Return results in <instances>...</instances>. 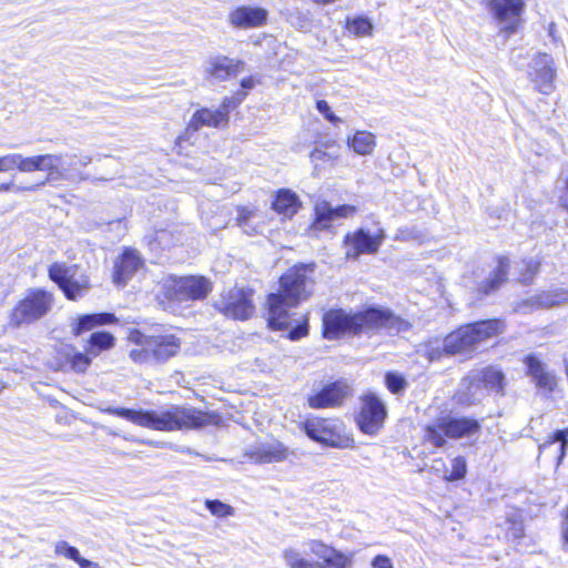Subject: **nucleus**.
<instances>
[{
    "mask_svg": "<svg viewBox=\"0 0 568 568\" xmlns=\"http://www.w3.org/2000/svg\"><path fill=\"white\" fill-rule=\"evenodd\" d=\"M91 162L92 158L90 155L47 153L24 158L19 153H11L0 156V172H8L13 169L23 173L47 172L42 182L24 187L28 191H37L45 184L54 185L61 181L79 183L88 180L89 175L81 172L79 166L85 168Z\"/></svg>",
    "mask_w": 568,
    "mask_h": 568,
    "instance_id": "1",
    "label": "nucleus"
},
{
    "mask_svg": "<svg viewBox=\"0 0 568 568\" xmlns=\"http://www.w3.org/2000/svg\"><path fill=\"white\" fill-rule=\"evenodd\" d=\"M410 324L386 308L367 307L358 312L333 308L323 315V335L336 339L344 335L372 334L385 329L389 334L407 332Z\"/></svg>",
    "mask_w": 568,
    "mask_h": 568,
    "instance_id": "2",
    "label": "nucleus"
},
{
    "mask_svg": "<svg viewBox=\"0 0 568 568\" xmlns=\"http://www.w3.org/2000/svg\"><path fill=\"white\" fill-rule=\"evenodd\" d=\"M100 410L124 418L138 426L161 432L200 429L215 424L216 416L192 406H172L166 410H134L124 407H100Z\"/></svg>",
    "mask_w": 568,
    "mask_h": 568,
    "instance_id": "3",
    "label": "nucleus"
},
{
    "mask_svg": "<svg viewBox=\"0 0 568 568\" xmlns=\"http://www.w3.org/2000/svg\"><path fill=\"white\" fill-rule=\"evenodd\" d=\"M306 266H294L280 278V290L267 296V322L273 329H286L290 325L288 310L306 300L312 284Z\"/></svg>",
    "mask_w": 568,
    "mask_h": 568,
    "instance_id": "4",
    "label": "nucleus"
},
{
    "mask_svg": "<svg viewBox=\"0 0 568 568\" xmlns=\"http://www.w3.org/2000/svg\"><path fill=\"white\" fill-rule=\"evenodd\" d=\"M130 339L136 347L130 351V358L138 364H162L175 356L181 348V341L176 336L146 335L140 331H133Z\"/></svg>",
    "mask_w": 568,
    "mask_h": 568,
    "instance_id": "5",
    "label": "nucleus"
},
{
    "mask_svg": "<svg viewBox=\"0 0 568 568\" xmlns=\"http://www.w3.org/2000/svg\"><path fill=\"white\" fill-rule=\"evenodd\" d=\"M504 324L499 320L478 321L464 325L446 336L449 354L471 352L484 341L503 332Z\"/></svg>",
    "mask_w": 568,
    "mask_h": 568,
    "instance_id": "6",
    "label": "nucleus"
},
{
    "mask_svg": "<svg viewBox=\"0 0 568 568\" xmlns=\"http://www.w3.org/2000/svg\"><path fill=\"white\" fill-rule=\"evenodd\" d=\"M305 434L324 446L345 449L354 445L343 422L336 418L310 417L303 423Z\"/></svg>",
    "mask_w": 568,
    "mask_h": 568,
    "instance_id": "7",
    "label": "nucleus"
},
{
    "mask_svg": "<svg viewBox=\"0 0 568 568\" xmlns=\"http://www.w3.org/2000/svg\"><path fill=\"white\" fill-rule=\"evenodd\" d=\"M480 428V423L471 417H440L425 428V440L440 448L446 445L445 436L453 439L469 437Z\"/></svg>",
    "mask_w": 568,
    "mask_h": 568,
    "instance_id": "8",
    "label": "nucleus"
},
{
    "mask_svg": "<svg viewBox=\"0 0 568 568\" xmlns=\"http://www.w3.org/2000/svg\"><path fill=\"white\" fill-rule=\"evenodd\" d=\"M114 341V336L108 332H94L89 339L90 347L88 354L78 352L71 346H65L60 353V369L84 373L91 364L89 354L97 356L101 351L113 347Z\"/></svg>",
    "mask_w": 568,
    "mask_h": 568,
    "instance_id": "9",
    "label": "nucleus"
},
{
    "mask_svg": "<svg viewBox=\"0 0 568 568\" xmlns=\"http://www.w3.org/2000/svg\"><path fill=\"white\" fill-rule=\"evenodd\" d=\"M49 277L58 284L67 298L75 301L84 296L90 290L89 277L79 272L77 265L53 263L49 267Z\"/></svg>",
    "mask_w": 568,
    "mask_h": 568,
    "instance_id": "10",
    "label": "nucleus"
},
{
    "mask_svg": "<svg viewBox=\"0 0 568 568\" xmlns=\"http://www.w3.org/2000/svg\"><path fill=\"white\" fill-rule=\"evenodd\" d=\"M215 308L226 317L247 320L254 313L253 290L233 287L223 293L214 304Z\"/></svg>",
    "mask_w": 568,
    "mask_h": 568,
    "instance_id": "11",
    "label": "nucleus"
},
{
    "mask_svg": "<svg viewBox=\"0 0 568 568\" xmlns=\"http://www.w3.org/2000/svg\"><path fill=\"white\" fill-rule=\"evenodd\" d=\"M527 78L534 89L545 95L556 90L557 68L554 58L545 52L535 54L527 70Z\"/></svg>",
    "mask_w": 568,
    "mask_h": 568,
    "instance_id": "12",
    "label": "nucleus"
},
{
    "mask_svg": "<svg viewBox=\"0 0 568 568\" xmlns=\"http://www.w3.org/2000/svg\"><path fill=\"white\" fill-rule=\"evenodd\" d=\"M52 295L43 290L30 292L13 310L12 321L17 325L34 322L51 308Z\"/></svg>",
    "mask_w": 568,
    "mask_h": 568,
    "instance_id": "13",
    "label": "nucleus"
},
{
    "mask_svg": "<svg viewBox=\"0 0 568 568\" xmlns=\"http://www.w3.org/2000/svg\"><path fill=\"white\" fill-rule=\"evenodd\" d=\"M386 416L387 409L382 399L375 394H367L363 397L357 425L364 434L374 436L383 427Z\"/></svg>",
    "mask_w": 568,
    "mask_h": 568,
    "instance_id": "14",
    "label": "nucleus"
},
{
    "mask_svg": "<svg viewBox=\"0 0 568 568\" xmlns=\"http://www.w3.org/2000/svg\"><path fill=\"white\" fill-rule=\"evenodd\" d=\"M385 240V232L378 229L376 234H371L365 229H358L354 233H347L344 243L347 247L346 257L357 260L362 254H375Z\"/></svg>",
    "mask_w": 568,
    "mask_h": 568,
    "instance_id": "15",
    "label": "nucleus"
},
{
    "mask_svg": "<svg viewBox=\"0 0 568 568\" xmlns=\"http://www.w3.org/2000/svg\"><path fill=\"white\" fill-rule=\"evenodd\" d=\"M525 3L523 0H490L488 8L494 17L500 22L505 23L501 31L507 37L517 31L519 16L524 10Z\"/></svg>",
    "mask_w": 568,
    "mask_h": 568,
    "instance_id": "16",
    "label": "nucleus"
},
{
    "mask_svg": "<svg viewBox=\"0 0 568 568\" xmlns=\"http://www.w3.org/2000/svg\"><path fill=\"white\" fill-rule=\"evenodd\" d=\"M230 103L231 100H223L216 110L209 108L197 110L192 115L189 128L194 131L200 130L202 126L225 128L230 121Z\"/></svg>",
    "mask_w": 568,
    "mask_h": 568,
    "instance_id": "17",
    "label": "nucleus"
},
{
    "mask_svg": "<svg viewBox=\"0 0 568 568\" xmlns=\"http://www.w3.org/2000/svg\"><path fill=\"white\" fill-rule=\"evenodd\" d=\"M349 394V387L343 382H334L325 385L316 394L307 397L311 408L321 409L342 405Z\"/></svg>",
    "mask_w": 568,
    "mask_h": 568,
    "instance_id": "18",
    "label": "nucleus"
},
{
    "mask_svg": "<svg viewBox=\"0 0 568 568\" xmlns=\"http://www.w3.org/2000/svg\"><path fill=\"white\" fill-rule=\"evenodd\" d=\"M268 12L260 7L241 6L229 13L227 21L235 29H253L264 26Z\"/></svg>",
    "mask_w": 568,
    "mask_h": 568,
    "instance_id": "19",
    "label": "nucleus"
},
{
    "mask_svg": "<svg viewBox=\"0 0 568 568\" xmlns=\"http://www.w3.org/2000/svg\"><path fill=\"white\" fill-rule=\"evenodd\" d=\"M211 291L210 282L203 276L180 278L175 284V298L179 301L203 300Z\"/></svg>",
    "mask_w": 568,
    "mask_h": 568,
    "instance_id": "20",
    "label": "nucleus"
},
{
    "mask_svg": "<svg viewBox=\"0 0 568 568\" xmlns=\"http://www.w3.org/2000/svg\"><path fill=\"white\" fill-rule=\"evenodd\" d=\"M356 212L353 205L344 204L333 207L328 202L322 201L315 205V221L313 226L315 230H327L331 223L336 219L349 217Z\"/></svg>",
    "mask_w": 568,
    "mask_h": 568,
    "instance_id": "21",
    "label": "nucleus"
},
{
    "mask_svg": "<svg viewBox=\"0 0 568 568\" xmlns=\"http://www.w3.org/2000/svg\"><path fill=\"white\" fill-rule=\"evenodd\" d=\"M142 265L143 261L138 252L125 248L114 263L113 282L119 286H124Z\"/></svg>",
    "mask_w": 568,
    "mask_h": 568,
    "instance_id": "22",
    "label": "nucleus"
},
{
    "mask_svg": "<svg viewBox=\"0 0 568 568\" xmlns=\"http://www.w3.org/2000/svg\"><path fill=\"white\" fill-rule=\"evenodd\" d=\"M244 61L235 60L226 55L211 58L205 67V73L217 81H225L237 75L244 69Z\"/></svg>",
    "mask_w": 568,
    "mask_h": 568,
    "instance_id": "23",
    "label": "nucleus"
},
{
    "mask_svg": "<svg viewBox=\"0 0 568 568\" xmlns=\"http://www.w3.org/2000/svg\"><path fill=\"white\" fill-rule=\"evenodd\" d=\"M527 366V374L532 378L537 388L546 390L548 394L552 393L557 386L556 376L547 371L546 365L534 355H528L525 358Z\"/></svg>",
    "mask_w": 568,
    "mask_h": 568,
    "instance_id": "24",
    "label": "nucleus"
},
{
    "mask_svg": "<svg viewBox=\"0 0 568 568\" xmlns=\"http://www.w3.org/2000/svg\"><path fill=\"white\" fill-rule=\"evenodd\" d=\"M485 395L480 379L476 376V372L471 371L460 383V387L456 394L457 402L465 406H471L481 400Z\"/></svg>",
    "mask_w": 568,
    "mask_h": 568,
    "instance_id": "25",
    "label": "nucleus"
},
{
    "mask_svg": "<svg viewBox=\"0 0 568 568\" xmlns=\"http://www.w3.org/2000/svg\"><path fill=\"white\" fill-rule=\"evenodd\" d=\"M475 372L478 379H480L484 390L494 392L500 396L505 394V375L500 369L488 366Z\"/></svg>",
    "mask_w": 568,
    "mask_h": 568,
    "instance_id": "26",
    "label": "nucleus"
},
{
    "mask_svg": "<svg viewBox=\"0 0 568 568\" xmlns=\"http://www.w3.org/2000/svg\"><path fill=\"white\" fill-rule=\"evenodd\" d=\"M301 207V201L296 193L291 190L282 189L276 192L272 202V209L285 217H292Z\"/></svg>",
    "mask_w": 568,
    "mask_h": 568,
    "instance_id": "27",
    "label": "nucleus"
},
{
    "mask_svg": "<svg viewBox=\"0 0 568 568\" xmlns=\"http://www.w3.org/2000/svg\"><path fill=\"white\" fill-rule=\"evenodd\" d=\"M568 303V288H558L551 292H544L537 296L531 297L520 305L524 306H536V307H552Z\"/></svg>",
    "mask_w": 568,
    "mask_h": 568,
    "instance_id": "28",
    "label": "nucleus"
},
{
    "mask_svg": "<svg viewBox=\"0 0 568 568\" xmlns=\"http://www.w3.org/2000/svg\"><path fill=\"white\" fill-rule=\"evenodd\" d=\"M509 267V260L507 257H499L497 267L490 273L489 277L481 283L479 292L488 295L496 291L503 283L507 281Z\"/></svg>",
    "mask_w": 568,
    "mask_h": 568,
    "instance_id": "29",
    "label": "nucleus"
},
{
    "mask_svg": "<svg viewBox=\"0 0 568 568\" xmlns=\"http://www.w3.org/2000/svg\"><path fill=\"white\" fill-rule=\"evenodd\" d=\"M115 321L116 318L114 314L111 313L87 314L79 317L72 328V332L74 335H81L82 333L90 331L95 326L111 324Z\"/></svg>",
    "mask_w": 568,
    "mask_h": 568,
    "instance_id": "30",
    "label": "nucleus"
},
{
    "mask_svg": "<svg viewBox=\"0 0 568 568\" xmlns=\"http://www.w3.org/2000/svg\"><path fill=\"white\" fill-rule=\"evenodd\" d=\"M183 239L184 236L181 230H179L178 226H172L170 229L156 230L150 244L155 245L162 250H166L178 245L183 241Z\"/></svg>",
    "mask_w": 568,
    "mask_h": 568,
    "instance_id": "31",
    "label": "nucleus"
},
{
    "mask_svg": "<svg viewBox=\"0 0 568 568\" xmlns=\"http://www.w3.org/2000/svg\"><path fill=\"white\" fill-rule=\"evenodd\" d=\"M348 143L359 155L371 154L376 145L375 135L367 131H357Z\"/></svg>",
    "mask_w": 568,
    "mask_h": 568,
    "instance_id": "32",
    "label": "nucleus"
},
{
    "mask_svg": "<svg viewBox=\"0 0 568 568\" xmlns=\"http://www.w3.org/2000/svg\"><path fill=\"white\" fill-rule=\"evenodd\" d=\"M255 217V211L247 207L237 209V224L247 235H254L261 232V226L253 222Z\"/></svg>",
    "mask_w": 568,
    "mask_h": 568,
    "instance_id": "33",
    "label": "nucleus"
},
{
    "mask_svg": "<svg viewBox=\"0 0 568 568\" xmlns=\"http://www.w3.org/2000/svg\"><path fill=\"white\" fill-rule=\"evenodd\" d=\"M283 559L290 568H323L321 564L304 558L295 548L284 549Z\"/></svg>",
    "mask_w": 568,
    "mask_h": 568,
    "instance_id": "34",
    "label": "nucleus"
},
{
    "mask_svg": "<svg viewBox=\"0 0 568 568\" xmlns=\"http://www.w3.org/2000/svg\"><path fill=\"white\" fill-rule=\"evenodd\" d=\"M555 443H559V454L557 457V465H560L564 460L567 448H568V428L558 429L552 435L548 437V439L539 446L540 450H545Z\"/></svg>",
    "mask_w": 568,
    "mask_h": 568,
    "instance_id": "35",
    "label": "nucleus"
},
{
    "mask_svg": "<svg viewBox=\"0 0 568 568\" xmlns=\"http://www.w3.org/2000/svg\"><path fill=\"white\" fill-rule=\"evenodd\" d=\"M286 458V449L281 444L263 446L260 449V460L263 463H275Z\"/></svg>",
    "mask_w": 568,
    "mask_h": 568,
    "instance_id": "36",
    "label": "nucleus"
},
{
    "mask_svg": "<svg viewBox=\"0 0 568 568\" xmlns=\"http://www.w3.org/2000/svg\"><path fill=\"white\" fill-rule=\"evenodd\" d=\"M346 29L349 33L356 37H363L371 33L373 26L367 18L357 17L347 19Z\"/></svg>",
    "mask_w": 568,
    "mask_h": 568,
    "instance_id": "37",
    "label": "nucleus"
},
{
    "mask_svg": "<svg viewBox=\"0 0 568 568\" xmlns=\"http://www.w3.org/2000/svg\"><path fill=\"white\" fill-rule=\"evenodd\" d=\"M206 509L217 518H227L234 515L235 509L219 499H206L205 500Z\"/></svg>",
    "mask_w": 568,
    "mask_h": 568,
    "instance_id": "38",
    "label": "nucleus"
},
{
    "mask_svg": "<svg viewBox=\"0 0 568 568\" xmlns=\"http://www.w3.org/2000/svg\"><path fill=\"white\" fill-rule=\"evenodd\" d=\"M425 356L430 361H439L444 355H450L446 347V337L444 341H430L425 345Z\"/></svg>",
    "mask_w": 568,
    "mask_h": 568,
    "instance_id": "39",
    "label": "nucleus"
},
{
    "mask_svg": "<svg viewBox=\"0 0 568 568\" xmlns=\"http://www.w3.org/2000/svg\"><path fill=\"white\" fill-rule=\"evenodd\" d=\"M385 384L388 390L393 394L403 393L408 386L404 376L397 373L388 372L385 375Z\"/></svg>",
    "mask_w": 568,
    "mask_h": 568,
    "instance_id": "40",
    "label": "nucleus"
},
{
    "mask_svg": "<svg viewBox=\"0 0 568 568\" xmlns=\"http://www.w3.org/2000/svg\"><path fill=\"white\" fill-rule=\"evenodd\" d=\"M324 562L328 568H349L352 566L351 557L334 548L332 549V554H328Z\"/></svg>",
    "mask_w": 568,
    "mask_h": 568,
    "instance_id": "41",
    "label": "nucleus"
},
{
    "mask_svg": "<svg viewBox=\"0 0 568 568\" xmlns=\"http://www.w3.org/2000/svg\"><path fill=\"white\" fill-rule=\"evenodd\" d=\"M467 465L464 457L458 456L452 462V473L445 476L448 481L460 480L466 476Z\"/></svg>",
    "mask_w": 568,
    "mask_h": 568,
    "instance_id": "42",
    "label": "nucleus"
},
{
    "mask_svg": "<svg viewBox=\"0 0 568 568\" xmlns=\"http://www.w3.org/2000/svg\"><path fill=\"white\" fill-rule=\"evenodd\" d=\"M288 332V338L291 341H298L302 337L306 336L308 334V318L307 316H303L300 321H296L295 326H292V322L290 321V325L287 328H290Z\"/></svg>",
    "mask_w": 568,
    "mask_h": 568,
    "instance_id": "43",
    "label": "nucleus"
},
{
    "mask_svg": "<svg viewBox=\"0 0 568 568\" xmlns=\"http://www.w3.org/2000/svg\"><path fill=\"white\" fill-rule=\"evenodd\" d=\"M54 552L57 555H62L71 560L79 559V550L70 546L67 541L61 540L55 544Z\"/></svg>",
    "mask_w": 568,
    "mask_h": 568,
    "instance_id": "44",
    "label": "nucleus"
},
{
    "mask_svg": "<svg viewBox=\"0 0 568 568\" xmlns=\"http://www.w3.org/2000/svg\"><path fill=\"white\" fill-rule=\"evenodd\" d=\"M308 548L312 554H314L320 559H323L324 561L327 558L328 554H332L333 549L332 547H328L327 545L318 540H311L308 542Z\"/></svg>",
    "mask_w": 568,
    "mask_h": 568,
    "instance_id": "45",
    "label": "nucleus"
},
{
    "mask_svg": "<svg viewBox=\"0 0 568 568\" xmlns=\"http://www.w3.org/2000/svg\"><path fill=\"white\" fill-rule=\"evenodd\" d=\"M316 109L317 111L331 123L337 124L342 122V119L336 116L332 110L328 103L325 100H318L316 102Z\"/></svg>",
    "mask_w": 568,
    "mask_h": 568,
    "instance_id": "46",
    "label": "nucleus"
},
{
    "mask_svg": "<svg viewBox=\"0 0 568 568\" xmlns=\"http://www.w3.org/2000/svg\"><path fill=\"white\" fill-rule=\"evenodd\" d=\"M526 273L521 276V282L528 284L532 281L535 274L539 271L540 262L534 258H529L525 262Z\"/></svg>",
    "mask_w": 568,
    "mask_h": 568,
    "instance_id": "47",
    "label": "nucleus"
},
{
    "mask_svg": "<svg viewBox=\"0 0 568 568\" xmlns=\"http://www.w3.org/2000/svg\"><path fill=\"white\" fill-rule=\"evenodd\" d=\"M311 161L317 166L320 162H331L333 161L334 156L328 154L326 151H323L321 149H315L310 154Z\"/></svg>",
    "mask_w": 568,
    "mask_h": 568,
    "instance_id": "48",
    "label": "nucleus"
},
{
    "mask_svg": "<svg viewBox=\"0 0 568 568\" xmlns=\"http://www.w3.org/2000/svg\"><path fill=\"white\" fill-rule=\"evenodd\" d=\"M372 568H394V565L385 555H377L372 560Z\"/></svg>",
    "mask_w": 568,
    "mask_h": 568,
    "instance_id": "49",
    "label": "nucleus"
},
{
    "mask_svg": "<svg viewBox=\"0 0 568 568\" xmlns=\"http://www.w3.org/2000/svg\"><path fill=\"white\" fill-rule=\"evenodd\" d=\"M246 93L245 92H236L233 97H226L223 100H231L230 103V110L236 108L239 104L242 103L244 100Z\"/></svg>",
    "mask_w": 568,
    "mask_h": 568,
    "instance_id": "50",
    "label": "nucleus"
},
{
    "mask_svg": "<svg viewBox=\"0 0 568 568\" xmlns=\"http://www.w3.org/2000/svg\"><path fill=\"white\" fill-rule=\"evenodd\" d=\"M560 207L568 212V187L562 186L559 199H558Z\"/></svg>",
    "mask_w": 568,
    "mask_h": 568,
    "instance_id": "51",
    "label": "nucleus"
},
{
    "mask_svg": "<svg viewBox=\"0 0 568 568\" xmlns=\"http://www.w3.org/2000/svg\"><path fill=\"white\" fill-rule=\"evenodd\" d=\"M75 562L79 564L80 568H91L97 562H93L89 559H85L79 555V559H74Z\"/></svg>",
    "mask_w": 568,
    "mask_h": 568,
    "instance_id": "52",
    "label": "nucleus"
},
{
    "mask_svg": "<svg viewBox=\"0 0 568 568\" xmlns=\"http://www.w3.org/2000/svg\"><path fill=\"white\" fill-rule=\"evenodd\" d=\"M75 562L79 564L80 568H91L97 562H93L89 559H85L79 555V559H74Z\"/></svg>",
    "mask_w": 568,
    "mask_h": 568,
    "instance_id": "53",
    "label": "nucleus"
},
{
    "mask_svg": "<svg viewBox=\"0 0 568 568\" xmlns=\"http://www.w3.org/2000/svg\"><path fill=\"white\" fill-rule=\"evenodd\" d=\"M75 562L79 564L80 568H91L97 562H93L89 559H85L79 555V559H74Z\"/></svg>",
    "mask_w": 568,
    "mask_h": 568,
    "instance_id": "54",
    "label": "nucleus"
},
{
    "mask_svg": "<svg viewBox=\"0 0 568 568\" xmlns=\"http://www.w3.org/2000/svg\"><path fill=\"white\" fill-rule=\"evenodd\" d=\"M255 85V81L252 77L250 78H244L242 81H241V87L244 89V90H251L253 89Z\"/></svg>",
    "mask_w": 568,
    "mask_h": 568,
    "instance_id": "55",
    "label": "nucleus"
},
{
    "mask_svg": "<svg viewBox=\"0 0 568 568\" xmlns=\"http://www.w3.org/2000/svg\"><path fill=\"white\" fill-rule=\"evenodd\" d=\"M559 179L562 181L564 185L568 187V163L562 165Z\"/></svg>",
    "mask_w": 568,
    "mask_h": 568,
    "instance_id": "56",
    "label": "nucleus"
},
{
    "mask_svg": "<svg viewBox=\"0 0 568 568\" xmlns=\"http://www.w3.org/2000/svg\"><path fill=\"white\" fill-rule=\"evenodd\" d=\"M296 18H297V20H298V21L296 22V26H297L298 28H301V29H305V28H307V27H308L310 21H308V19H307L306 17H302L300 13H297V17H296Z\"/></svg>",
    "mask_w": 568,
    "mask_h": 568,
    "instance_id": "57",
    "label": "nucleus"
},
{
    "mask_svg": "<svg viewBox=\"0 0 568 568\" xmlns=\"http://www.w3.org/2000/svg\"><path fill=\"white\" fill-rule=\"evenodd\" d=\"M562 536H564L565 541L568 542V507H567L565 520L562 524Z\"/></svg>",
    "mask_w": 568,
    "mask_h": 568,
    "instance_id": "58",
    "label": "nucleus"
},
{
    "mask_svg": "<svg viewBox=\"0 0 568 568\" xmlns=\"http://www.w3.org/2000/svg\"><path fill=\"white\" fill-rule=\"evenodd\" d=\"M511 536L514 538H520L524 536V529L521 526H518V527H514L513 529V532H511Z\"/></svg>",
    "mask_w": 568,
    "mask_h": 568,
    "instance_id": "59",
    "label": "nucleus"
},
{
    "mask_svg": "<svg viewBox=\"0 0 568 568\" xmlns=\"http://www.w3.org/2000/svg\"><path fill=\"white\" fill-rule=\"evenodd\" d=\"M12 186H13L12 183H2V184H0V192L10 191L12 189Z\"/></svg>",
    "mask_w": 568,
    "mask_h": 568,
    "instance_id": "60",
    "label": "nucleus"
},
{
    "mask_svg": "<svg viewBox=\"0 0 568 568\" xmlns=\"http://www.w3.org/2000/svg\"><path fill=\"white\" fill-rule=\"evenodd\" d=\"M552 27L554 24L550 26V29H549V34L552 36Z\"/></svg>",
    "mask_w": 568,
    "mask_h": 568,
    "instance_id": "61",
    "label": "nucleus"
},
{
    "mask_svg": "<svg viewBox=\"0 0 568 568\" xmlns=\"http://www.w3.org/2000/svg\"><path fill=\"white\" fill-rule=\"evenodd\" d=\"M91 568H101L100 565L97 562L95 565H93Z\"/></svg>",
    "mask_w": 568,
    "mask_h": 568,
    "instance_id": "62",
    "label": "nucleus"
}]
</instances>
